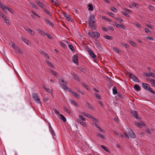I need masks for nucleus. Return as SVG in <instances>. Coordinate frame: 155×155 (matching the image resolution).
<instances>
[{
    "label": "nucleus",
    "mask_w": 155,
    "mask_h": 155,
    "mask_svg": "<svg viewBox=\"0 0 155 155\" xmlns=\"http://www.w3.org/2000/svg\"><path fill=\"white\" fill-rule=\"evenodd\" d=\"M134 24L139 28H141V25L139 24L137 22L135 23Z\"/></svg>",
    "instance_id": "obj_46"
},
{
    "label": "nucleus",
    "mask_w": 155,
    "mask_h": 155,
    "mask_svg": "<svg viewBox=\"0 0 155 155\" xmlns=\"http://www.w3.org/2000/svg\"><path fill=\"white\" fill-rule=\"evenodd\" d=\"M30 3L31 5H32L33 8H35L36 9H38V7L35 4L31 2H30Z\"/></svg>",
    "instance_id": "obj_31"
},
{
    "label": "nucleus",
    "mask_w": 155,
    "mask_h": 155,
    "mask_svg": "<svg viewBox=\"0 0 155 155\" xmlns=\"http://www.w3.org/2000/svg\"><path fill=\"white\" fill-rule=\"evenodd\" d=\"M64 110L68 113L69 114H71V111L70 110H69L68 108H67L66 107H64Z\"/></svg>",
    "instance_id": "obj_25"
},
{
    "label": "nucleus",
    "mask_w": 155,
    "mask_h": 155,
    "mask_svg": "<svg viewBox=\"0 0 155 155\" xmlns=\"http://www.w3.org/2000/svg\"><path fill=\"white\" fill-rule=\"evenodd\" d=\"M89 7L88 10L92 11L93 10V7L92 4H90L88 5Z\"/></svg>",
    "instance_id": "obj_26"
},
{
    "label": "nucleus",
    "mask_w": 155,
    "mask_h": 155,
    "mask_svg": "<svg viewBox=\"0 0 155 155\" xmlns=\"http://www.w3.org/2000/svg\"><path fill=\"white\" fill-rule=\"evenodd\" d=\"M135 125L140 127H142V126L144 125V123L141 122L140 123H137L136 122L135 123Z\"/></svg>",
    "instance_id": "obj_14"
},
{
    "label": "nucleus",
    "mask_w": 155,
    "mask_h": 155,
    "mask_svg": "<svg viewBox=\"0 0 155 155\" xmlns=\"http://www.w3.org/2000/svg\"><path fill=\"white\" fill-rule=\"evenodd\" d=\"M44 89L46 91L48 92V93H50V92L51 91L48 88L46 87H43Z\"/></svg>",
    "instance_id": "obj_49"
},
{
    "label": "nucleus",
    "mask_w": 155,
    "mask_h": 155,
    "mask_svg": "<svg viewBox=\"0 0 155 155\" xmlns=\"http://www.w3.org/2000/svg\"><path fill=\"white\" fill-rule=\"evenodd\" d=\"M150 76L154 78H155V74L151 72H150Z\"/></svg>",
    "instance_id": "obj_64"
},
{
    "label": "nucleus",
    "mask_w": 155,
    "mask_h": 155,
    "mask_svg": "<svg viewBox=\"0 0 155 155\" xmlns=\"http://www.w3.org/2000/svg\"><path fill=\"white\" fill-rule=\"evenodd\" d=\"M131 114L136 119H140V118L138 115V112L135 110H132L131 111Z\"/></svg>",
    "instance_id": "obj_7"
},
{
    "label": "nucleus",
    "mask_w": 155,
    "mask_h": 155,
    "mask_svg": "<svg viewBox=\"0 0 155 155\" xmlns=\"http://www.w3.org/2000/svg\"><path fill=\"white\" fill-rule=\"evenodd\" d=\"M43 20L45 23L49 25L50 26H51V27H53L54 26V24L47 18H44Z\"/></svg>",
    "instance_id": "obj_9"
},
{
    "label": "nucleus",
    "mask_w": 155,
    "mask_h": 155,
    "mask_svg": "<svg viewBox=\"0 0 155 155\" xmlns=\"http://www.w3.org/2000/svg\"><path fill=\"white\" fill-rule=\"evenodd\" d=\"M63 15L68 21H72V20L71 19V17L70 15L67 14L66 13H63Z\"/></svg>",
    "instance_id": "obj_8"
},
{
    "label": "nucleus",
    "mask_w": 155,
    "mask_h": 155,
    "mask_svg": "<svg viewBox=\"0 0 155 155\" xmlns=\"http://www.w3.org/2000/svg\"><path fill=\"white\" fill-rule=\"evenodd\" d=\"M86 50L89 53L92 51L91 50V49L89 48H86Z\"/></svg>",
    "instance_id": "obj_58"
},
{
    "label": "nucleus",
    "mask_w": 155,
    "mask_h": 155,
    "mask_svg": "<svg viewBox=\"0 0 155 155\" xmlns=\"http://www.w3.org/2000/svg\"><path fill=\"white\" fill-rule=\"evenodd\" d=\"M95 17L94 15H91L89 18L88 24L89 27L92 30H94L96 29V26L95 24Z\"/></svg>",
    "instance_id": "obj_1"
},
{
    "label": "nucleus",
    "mask_w": 155,
    "mask_h": 155,
    "mask_svg": "<svg viewBox=\"0 0 155 155\" xmlns=\"http://www.w3.org/2000/svg\"><path fill=\"white\" fill-rule=\"evenodd\" d=\"M36 2L37 4L43 9L44 8H45V7H47L46 6L44 5L43 3L42 2L40 1H36Z\"/></svg>",
    "instance_id": "obj_12"
},
{
    "label": "nucleus",
    "mask_w": 155,
    "mask_h": 155,
    "mask_svg": "<svg viewBox=\"0 0 155 155\" xmlns=\"http://www.w3.org/2000/svg\"><path fill=\"white\" fill-rule=\"evenodd\" d=\"M54 113L56 114H58V115H59V116L60 115V114H60L59 112V111L57 110H56V109H55L54 110Z\"/></svg>",
    "instance_id": "obj_57"
},
{
    "label": "nucleus",
    "mask_w": 155,
    "mask_h": 155,
    "mask_svg": "<svg viewBox=\"0 0 155 155\" xmlns=\"http://www.w3.org/2000/svg\"><path fill=\"white\" fill-rule=\"evenodd\" d=\"M97 135L98 137H100V138H102L103 139H104V136L102 134H101L100 133H98L97 134Z\"/></svg>",
    "instance_id": "obj_37"
},
{
    "label": "nucleus",
    "mask_w": 155,
    "mask_h": 155,
    "mask_svg": "<svg viewBox=\"0 0 155 155\" xmlns=\"http://www.w3.org/2000/svg\"><path fill=\"white\" fill-rule=\"evenodd\" d=\"M145 31L146 33H149L150 34L151 33V31H150L148 29L145 28Z\"/></svg>",
    "instance_id": "obj_44"
},
{
    "label": "nucleus",
    "mask_w": 155,
    "mask_h": 155,
    "mask_svg": "<svg viewBox=\"0 0 155 155\" xmlns=\"http://www.w3.org/2000/svg\"><path fill=\"white\" fill-rule=\"evenodd\" d=\"M127 75L129 76V77L132 79L133 81L135 82H139L140 81L139 79L134 74H132L130 72H127Z\"/></svg>",
    "instance_id": "obj_3"
},
{
    "label": "nucleus",
    "mask_w": 155,
    "mask_h": 155,
    "mask_svg": "<svg viewBox=\"0 0 155 155\" xmlns=\"http://www.w3.org/2000/svg\"><path fill=\"white\" fill-rule=\"evenodd\" d=\"M77 91H78L79 93H81V94H82L83 95H84V93L83 91H82L81 90L79 89H78L77 90Z\"/></svg>",
    "instance_id": "obj_55"
},
{
    "label": "nucleus",
    "mask_w": 155,
    "mask_h": 155,
    "mask_svg": "<svg viewBox=\"0 0 155 155\" xmlns=\"http://www.w3.org/2000/svg\"><path fill=\"white\" fill-rule=\"evenodd\" d=\"M117 95L121 98H123L124 97L123 95L120 93H117Z\"/></svg>",
    "instance_id": "obj_54"
},
{
    "label": "nucleus",
    "mask_w": 155,
    "mask_h": 155,
    "mask_svg": "<svg viewBox=\"0 0 155 155\" xmlns=\"http://www.w3.org/2000/svg\"><path fill=\"white\" fill-rule=\"evenodd\" d=\"M124 10L130 14H131L132 13V11L131 10L127 8H125L124 9Z\"/></svg>",
    "instance_id": "obj_41"
},
{
    "label": "nucleus",
    "mask_w": 155,
    "mask_h": 155,
    "mask_svg": "<svg viewBox=\"0 0 155 155\" xmlns=\"http://www.w3.org/2000/svg\"><path fill=\"white\" fill-rule=\"evenodd\" d=\"M38 31L41 33V34L43 36H44L46 35V33L44 32L43 31H42V30H41L40 29H38Z\"/></svg>",
    "instance_id": "obj_24"
},
{
    "label": "nucleus",
    "mask_w": 155,
    "mask_h": 155,
    "mask_svg": "<svg viewBox=\"0 0 155 155\" xmlns=\"http://www.w3.org/2000/svg\"><path fill=\"white\" fill-rule=\"evenodd\" d=\"M72 93L73 95L76 97L77 98L79 99L80 98V96L78 93L74 92H72Z\"/></svg>",
    "instance_id": "obj_19"
},
{
    "label": "nucleus",
    "mask_w": 155,
    "mask_h": 155,
    "mask_svg": "<svg viewBox=\"0 0 155 155\" xmlns=\"http://www.w3.org/2000/svg\"><path fill=\"white\" fill-rule=\"evenodd\" d=\"M46 8L47 7H45V8H44L43 9L44 10L45 12H46L48 15H50L51 13L50 12H49V11H48V10H47L46 9Z\"/></svg>",
    "instance_id": "obj_32"
},
{
    "label": "nucleus",
    "mask_w": 155,
    "mask_h": 155,
    "mask_svg": "<svg viewBox=\"0 0 155 155\" xmlns=\"http://www.w3.org/2000/svg\"><path fill=\"white\" fill-rule=\"evenodd\" d=\"M78 122L80 123V124L83 126L84 127H86V124L83 121H81V120H78Z\"/></svg>",
    "instance_id": "obj_27"
},
{
    "label": "nucleus",
    "mask_w": 155,
    "mask_h": 155,
    "mask_svg": "<svg viewBox=\"0 0 155 155\" xmlns=\"http://www.w3.org/2000/svg\"><path fill=\"white\" fill-rule=\"evenodd\" d=\"M147 91H150V92H151L152 93H153V94H155V92L151 88L150 86V87H149V89H148V90H147Z\"/></svg>",
    "instance_id": "obj_35"
},
{
    "label": "nucleus",
    "mask_w": 155,
    "mask_h": 155,
    "mask_svg": "<svg viewBox=\"0 0 155 155\" xmlns=\"http://www.w3.org/2000/svg\"><path fill=\"white\" fill-rule=\"evenodd\" d=\"M98 128V129L99 130H100L101 132L102 133H105V131L104 130L102 129L100 127H99Z\"/></svg>",
    "instance_id": "obj_59"
},
{
    "label": "nucleus",
    "mask_w": 155,
    "mask_h": 155,
    "mask_svg": "<svg viewBox=\"0 0 155 155\" xmlns=\"http://www.w3.org/2000/svg\"><path fill=\"white\" fill-rule=\"evenodd\" d=\"M47 63V64L51 67H52L53 68H54V65L51 62H50L48 61H46Z\"/></svg>",
    "instance_id": "obj_33"
},
{
    "label": "nucleus",
    "mask_w": 155,
    "mask_h": 155,
    "mask_svg": "<svg viewBox=\"0 0 155 155\" xmlns=\"http://www.w3.org/2000/svg\"><path fill=\"white\" fill-rule=\"evenodd\" d=\"M70 102L72 104L74 105V106L77 107L78 106L77 103L76 101L71 100L70 101Z\"/></svg>",
    "instance_id": "obj_28"
},
{
    "label": "nucleus",
    "mask_w": 155,
    "mask_h": 155,
    "mask_svg": "<svg viewBox=\"0 0 155 155\" xmlns=\"http://www.w3.org/2000/svg\"><path fill=\"white\" fill-rule=\"evenodd\" d=\"M4 21L5 22V23L8 25H9V20L6 17L4 19Z\"/></svg>",
    "instance_id": "obj_38"
},
{
    "label": "nucleus",
    "mask_w": 155,
    "mask_h": 155,
    "mask_svg": "<svg viewBox=\"0 0 155 155\" xmlns=\"http://www.w3.org/2000/svg\"><path fill=\"white\" fill-rule=\"evenodd\" d=\"M147 81H149L150 82L152 83V84L155 82V80L150 78H147Z\"/></svg>",
    "instance_id": "obj_34"
},
{
    "label": "nucleus",
    "mask_w": 155,
    "mask_h": 155,
    "mask_svg": "<svg viewBox=\"0 0 155 155\" xmlns=\"http://www.w3.org/2000/svg\"><path fill=\"white\" fill-rule=\"evenodd\" d=\"M89 54L92 58H96V56L92 51L89 53Z\"/></svg>",
    "instance_id": "obj_22"
},
{
    "label": "nucleus",
    "mask_w": 155,
    "mask_h": 155,
    "mask_svg": "<svg viewBox=\"0 0 155 155\" xmlns=\"http://www.w3.org/2000/svg\"><path fill=\"white\" fill-rule=\"evenodd\" d=\"M50 72L51 73L53 74V75H54L57 77L56 75L57 74V73L56 72L54 71L53 70H50Z\"/></svg>",
    "instance_id": "obj_29"
},
{
    "label": "nucleus",
    "mask_w": 155,
    "mask_h": 155,
    "mask_svg": "<svg viewBox=\"0 0 155 155\" xmlns=\"http://www.w3.org/2000/svg\"><path fill=\"white\" fill-rule=\"evenodd\" d=\"M79 117L81 120L83 121H85L86 120L85 118H84L82 116L80 115H79Z\"/></svg>",
    "instance_id": "obj_56"
},
{
    "label": "nucleus",
    "mask_w": 155,
    "mask_h": 155,
    "mask_svg": "<svg viewBox=\"0 0 155 155\" xmlns=\"http://www.w3.org/2000/svg\"><path fill=\"white\" fill-rule=\"evenodd\" d=\"M111 10L115 12H117V9L114 7L111 8Z\"/></svg>",
    "instance_id": "obj_45"
},
{
    "label": "nucleus",
    "mask_w": 155,
    "mask_h": 155,
    "mask_svg": "<svg viewBox=\"0 0 155 155\" xmlns=\"http://www.w3.org/2000/svg\"><path fill=\"white\" fill-rule=\"evenodd\" d=\"M88 107L89 108L92 109V110H94V108L91 105L89 104H88Z\"/></svg>",
    "instance_id": "obj_50"
},
{
    "label": "nucleus",
    "mask_w": 155,
    "mask_h": 155,
    "mask_svg": "<svg viewBox=\"0 0 155 155\" xmlns=\"http://www.w3.org/2000/svg\"><path fill=\"white\" fill-rule=\"evenodd\" d=\"M88 34L89 35L97 38H99L100 36V33L97 32H89Z\"/></svg>",
    "instance_id": "obj_5"
},
{
    "label": "nucleus",
    "mask_w": 155,
    "mask_h": 155,
    "mask_svg": "<svg viewBox=\"0 0 155 155\" xmlns=\"http://www.w3.org/2000/svg\"><path fill=\"white\" fill-rule=\"evenodd\" d=\"M121 44L123 46H124L126 48H129L128 45L126 44L122 43H121Z\"/></svg>",
    "instance_id": "obj_43"
},
{
    "label": "nucleus",
    "mask_w": 155,
    "mask_h": 155,
    "mask_svg": "<svg viewBox=\"0 0 155 155\" xmlns=\"http://www.w3.org/2000/svg\"><path fill=\"white\" fill-rule=\"evenodd\" d=\"M104 37L108 40H111L112 39L111 37L108 35H105L104 36Z\"/></svg>",
    "instance_id": "obj_42"
},
{
    "label": "nucleus",
    "mask_w": 155,
    "mask_h": 155,
    "mask_svg": "<svg viewBox=\"0 0 155 155\" xmlns=\"http://www.w3.org/2000/svg\"><path fill=\"white\" fill-rule=\"evenodd\" d=\"M71 74L73 76L74 78L76 80L78 81H80V79L77 76V75L74 72H73L72 73H71Z\"/></svg>",
    "instance_id": "obj_13"
},
{
    "label": "nucleus",
    "mask_w": 155,
    "mask_h": 155,
    "mask_svg": "<svg viewBox=\"0 0 155 155\" xmlns=\"http://www.w3.org/2000/svg\"><path fill=\"white\" fill-rule=\"evenodd\" d=\"M32 97L36 102L38 104H41L40 97L38 93H34L32 94Z\"/></svg>",
    "instance_id": "obj_2"
},
{
    "label": "nucleus",
    "mask_w": 155,
    "mask_h": 155,
    "mask_svg": "<svg viewBox=\"0 0 155 155\" xmlns=\"http://www.w3.org/2000/svg\"><path fill=\"white\" fill-rule=\"evenodd\" d=\"M73 61L77 65H78V55L76 54L74 55L72 57Z\"/></svg>",
    "instance_id": "obj_6"
},
{
    "label": "nucleus",
    "mask_w": 155,
    "mask_h": 155,
    "mask_svg": "<svg viewBox=\"0 0 155 155\" xmlns=\"http://www.w3.org/2000/svg\"><path fill=\"white\" fill-rule=\"evenodd\" d=\"M25 30L32 35H34L35 34V33L33 32V31L30 29V28H27Z\"/></svg>",
    "instance_id": "obj_16"
},
{
    "label": "nucleus",
    "mask_w": 155,
    "mask_h": 155,
    "mask_svg": "<svg viewBox=\"0 0 155 155\" xmlns=\"http://www.w3.org/2000/svg\"><path fill=\"white\" fill-rule=\"evenodd\" d=\"M23 41L26 44L28 45L29 43L28 41L27 40L25 39V38H23Z\"/></svg>",
    "instance_id": "obj_61"
},
{
    "label": "nucleus",
    "mask_w": 155,
    "mask_h": 155,
    "mask_svg": "<svg viewBox=\"0 0 155 155\" xmlns=\"http://www.w3.org/2000/svg\"><path fill=\"white\" fill-rule=\"evenodd\" d=\"M113 49H114V51H115L116 52L118 53L119 52V50L117 48H116V47L114 48Z\"/></svg>",
    "instance_id": "obj_52"
},
{
    "label": "nucleus",
    "mask_w": 155,
    "mask_h": 155,
    "mask_svg": "<svg viewBox=\"0 0 155 155\" xmlns=\"http://www.w3.org/2000/svg\"><path fill=\"white\" fill-rule=\"evenodd\" d=\"M67 84V82L63 79L61 80L60 83V84L61 85L62 88L65 90H67L68 89Z\"/></svg>",
    "instance_id": "obj_4"
},
{
    "label": "nucleus",
    "mask_w": 155,
    "mask_h": 155,
    "mask_svg": "<svg viewBox=\"0 0 155 155\" xmlns=\"http://www.w3.org/2000/svg\"><path fill=\"white\" fill-rule=\"evenodd\" d=\"M49 129L50 131L51 132L52 135H53V136H55V133L54 132V131L52 127H51V128Z\"/></svg>",
    "instance_id": "obj_30"
},
{
    "label": "nucleus",
    "mask_w": 155,
    "mask_h": 155,
    "mask_svg": "<svg viewBox=\"0 0 155 155\" xmlns=\"http://www.w3.org/2000/svg\"><path fill=\"white\" fill-rule=\"evenodd\" d=\"M130 43L131 45H133L134 46H135V45H136V44L133 41H130Z\"/></svg>",
    "instance_id": "obj_60"
},
{
    "label": "nucleus",
    "mask_w": 155,
    "mask_h": 155,
    "mask_svg": "<svg viewBox=\"0 0 155 155\" xmlns=\"http://www.w3.org/2000/svg\"><path fill=\"white\" fill-rule=\"evenodd\" d=\"M78 69L81 71L83 72H85V70L84 69V68H83L81 67H80L78 68Z\"/></svg>",
    "instance_id": "obj_53"
},
{
    "label": "nucleus",
    "mask_w": 155,
    "mask_h": 155,
    "mask_svg": "<svg viewBox=\"0 0 155 155\" xmlns=\"http://www.w3.org/2000/svg\"><path fill=\"white\" fill-rule=\"evenodd\" d=\"M94 94L95 95L96 97L98 99H100V95L99 94H98L96 93H94Z\"/></svg>",
    "instance_id": "obj_48"
},
{
    "label": "nucleus",
    "mask_w": 155,
    "mask_h": 155,
    "mask_svg": "<svg viewBox=\"0 0 155 155\" xmlns=\"http://www.w3.org/2000/svg\"><path fill=\"white\" fill-rule=\"evenodd\" d=\"M40 53L44 55L46 58L48 59L49 58V56L48 54L46 53L44 51H40Z\"/></svg>",
    "instance_id": "obj_15"
},
{
    "label": "nucleus",
    "mask_w": 155,
    "mask_h": 155,
    "mask_svg": "<svg viewBox=\"0 0 155 155\" xmlns=\"http://www.w3.org/2000/svg\"><path fill=\"white\" fill-rule=\"evenodd\" d=\"M69 48L72 51L74 50V46L71 45H70L68 46Z\"/></svg>",
    "instance_id": "obj_36"
},
{
    "label": "nucleus",
    "mask_w": 155,
    "mask_h": 155,
    "mask_svg": "<svg viewBox=\"0 0 155 155\" xmlns=\"http://www.w3.org/2000/svg\"><path fill=\"white\" fill-rule=\"evenodd\" d=\"M113 93L114 94H117V91L116 87H114L113 88Z\"/></svg>",
    "instance_id": "obj_18"
},
{
    "label": "nucleus",
    "mask_w": 155,
    "mask_h": 155,
    "mask_svg": "<svg viewBox=\"0 0 155 155\" xmlns=\"http://www.w3.org/2000/svg\"><path fill=\"white\" fill-rule=\"evenodd\" d=\"M101 147L107 152H110L109 150L108 149V148L104 146L103 145H101Z\"/></svg>",
    "instance_id": "obj_21"
},
{
    "label": "nucleus",
    "mask_w": 155,
    "mask_h": 155,
    "mask_svg": "<svg viewBox=\"0 0 155 155\" xmlns=\"http://www.w3.org/2000/svg\"><path fill=\"white\" fill-rule=\"evenodd\" d=\"M134 88L137 91H140L141 90V89L139 86V85L137 84H136L135 85Z\"/></svg>",
    "instance_id": "obj_17"
},
{
    "label": "nucleus",
    "mask_w": 155,
    "mask_h": 155,
    "mask_svg": "<svg viewBox=\"0 0 155 155\" xmlns=\"http://www.w3.org/2000/svg\"><path fill=\"white\" fill-rule=\"evenodd\" d=\"M149 8L150 10H153L154 9V7L150 5L149 6Z\"/></svg>",
    "instance_id": "obj_62"
},
{
    "label": "nucleus",
    "mask_w": 155,
    "mask_h": 155,
    "mask_svg": "<svg viewBox=\"0 0 155 155\" xmlns=\"http://www.w3.org/2000/svg\"><path fill=\"white\" fill-rule=\"evenodd\" d=\"M45 35L49 39H51L52 38V37L51 35L48 34H46Z\"/></svg>",
    "instance_id": "obj_51"
},
{
    "label": "nucleus",
    "mask_w": 155,
    "mask_h": 155,
    "mask_svg": "<svg viewBox=\"0 0 155 155\" xmlns=\"http://www.w3.org/2000/svg\"><path fill=\"white\" fill-rule=\"evenodd\" d=\"M95 43L97 47L101 48V44L99 43V42L98 41H96Z\"/></svg>",
    "instance_id": "obj_40"
},
{
    "label": "nucleus",
    "mask_w": 155,
    "mask_h": 155,
    "mask_svg": "<svg viewBox=\"0 0 155 155\" xmlns=\"http://www.w3.org/2000/svg\"><path fill=\"white\" fill-rule=\"evenodd\" d=\"M121 13H122V14L123 15H125V16H127V17H130L128 13H126L125 12H122Z\"/></svg>",
    "instance_id": "obj_39"
},
{
    "label": "nucleus",
    "mask_w": 155,
    "mask_h": 155,
    "mask_svg": "<svg viewBox=\"0 0 155 155\" xmlns=\"http://www.w3.org/2000/svg\"><path fill=\"white\" fill-rule=\"evenodd\" d=\"M142 85L143 88L147 90H148L149 87L150 86L149 84L145 83H143L142 84Z\"/></svg>",
    "instance_id": "obj_11"
},
{
    "label": "nucleus",
    "mask_w": 155,
    "mask_h": 155,
    "mask_svg": "<svg viewBox=\"0 0 155 155\" xmlns=\"http://www.w3.org/2000/svg\"><path fill=\"white\" fill-rule=\"evenodd\" d=\"M82 114L84 116L86 117H87L88 118H89V117H91V115L90 114H88L84 112H82Z\"/></svg>",
    "instance_id": "obj_20"
},
{
    "label": "nucleus",
    "mask_w": 155,
    "mask_h": 155,
    "mask_svg": "<svg viewBox=\"0 0 155 155\" xmlns=\"http://www.w3.org/2000/svg\"><path fill=\"white\" fill-rule=\"evenodd\" d=\"M0 16H1L4 19L6 17L4 13L0 12Z\"/></svg>",
    "instance_id": "obj_47"
},
{
    "label": "nucleus",
    "mask_w": 155,
    "mask_h": 155,
    "mask_svg": "<svg viewBox=\"0 0 155 155\" xmlns=\"http://www.w3.org/2000/svg\"><path fill=\"white\" fill-rule=\"evenodd\" d=\"M60 117L61 120L64 122H65L66 121V120L65 117L62 114H61L60 115Z\"/></svg>",
    "instance_id": "obj_23"
},
{
    "label": "nucleus",
    "mask_w": 155,
    "mask_h": 155,
    "mask_svg": "<svg viewBox=\"0 0 155 155\" xmlns=\"http://www.w3.org/2000/svg\"><path fill=\"white\" fill-rule=\"evenodd\" d=\"M129 134L130 135V137L132 138H135V135L134 132L131 130H130L128 131Z\"/></svg>",
    "instance_id": "obj_10"
},
{
    "label": "nucleus",
    "mask_w": 155,
    "mask_h": 155,
    "mask_svg": "<svg viewBox=\"0 0 155 155\" xmlns=\"http://www.w3.org/2000/svg\"><path fill=\"white\" fill-rule=\"evenodd\" d=\"M82 85L86 89H87V90L88 89V85L87 84H84V83H83Z\"/></svg>",
    "instance_id": "obj_63"
}]
</instances>
